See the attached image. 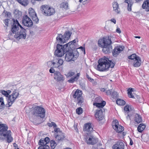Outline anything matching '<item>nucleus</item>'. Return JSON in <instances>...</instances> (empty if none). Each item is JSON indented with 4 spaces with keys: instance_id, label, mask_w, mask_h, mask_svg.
Wrapping results in <instances>:
<instances>
[{
    "instance_id": "1",
    "label": "nucleus",
    "mask_w": 149,
    "mask_h": 149,
    "mask_svg": "<svg viewBox=\"0 0 149 149\" xmlns=\"http://www.w3.org/2000/svg\"><path fill=\"white\" fill-rule=\"evenodd\" d=\"M8 129L6 125L0 122V141L6 140L8 143H10L13 141L11 132L10 130H8Z\"/></svg>"
},
{
    "instance_id": "2",
    "label": "nucleus",
    "mask_w": 149,
    "mask_h": 149,
    "mask_svg": "<svg viewBox=\"0 0 149 149\" xmlns=\"http://www.w3.org/2000/svg\"><path fill=\"white\" fill-rule=\"evenodd\" d=\"M97 69L100 71H104L107 70L110 67L113 68L114 64L111 61L105 57L100 59L98 61Z\"/></svg>"
},
{
    "instance_id": "3",
    "label": "nucleus",
    "mask_w": 149,
    "mask_h": 149,
    "mask_svg": "<svg viewBox=\"0 0 149 149\" xmlns=\"http://www.w3.org/2000/svg\"><path fill=\"white\" fill-rule=\"evenodd\" d=\"M0 92L4 96L8 97L7 100L9 107L11 106L19 95L18 91L16 90H15L10 95H9V94L11 92V91L10 90H8L6 91L3 90H1Z\"/></svg>"
},
{
    "instance_id": "4",
    "label": "nucleus",
    "mask_w": 149,
    "mask_h": 149,
    "mask_svg": "<svg viewBox=\"0 0 149 149\" xmlns=\"http://www.w3.org/2000/svg\"><path fill=\"white\" fill-rule=\"evenodd\" d=\"M72 33L68 31H66L63 35L61 34H58L56 38L57 42L61 44L67 42L70 38Z\"/></svg>"
},
{
    "instance_id": "5",
    "label": "nucleus",
    "mask_w": 149,
    "mask_h": 149,
    "mask_svg": "<svg viewBox=\"0 0 149 149\" xmlns=\"http://www.w3.org/2000/svg\"><path fill=\"white\" fill-rule=\"evenodd\" d=\"M41 9L42 14L46 16H50L53 15L55 12V9L47 5H42Z\"/></svg>"
},
{
    "instance_id": "6",
    "label": "nucleus",
    "mask_w": 149,
    "mask_h": 149,
    "mask_svg": "<svg viewBox=\"0 0 149 149\" xmlns=\"http://www.w3.org/2000/svg\"><path fill=\"white\" fill-rule=\"evenodd\" d=\"M33 115L36 116H39L43 118L45 116V111L44 109L40 106H37L34 109Z\"/></svg>"
},
{
    "instance_id": "7",
    "label": "nucleus",
    "mask_w": 149,
    "mask_h": 149,
    "mask_svg": "<svg viewBox=\"0 0 149 149\" xmlns=\"http://www.w3.org/2000/svg\"><path fill=\"white\" fill-rule=\"evenodd\" d=\"M73 97L77 100V103L81 105L83 102V99L82 96V92L79 90H77L74 92H72Z\"/></svg>"
},
{
    "instance_id": "8",
    "label": "nucleus",
    "mask_w": 149,
    "mask_h": 149,
    "mask_svg": "<svg viewBox=\"0 0 149 149\" xmlns=\"http://www.w3.org/2000/svg\"><path fill=\"white\" fill-rule=\"evenodd\" d=\"M27 30L23 28H21L20 31L14 35V37L17 40L20 39H25L26 36Z\"/></svg>"
},
{
    "instance_id": "9",
    "label": "nucleus",
    "mask_w": 149,
    "mask_h": 149,
    "mask_svg": "<svg viewBox=\"0 0 149 149\" xmlns=\"http://www.w3.org/2000/svg\"><path fill=\"white\" fill-rule=\"evenodd\" d=\"M107 40V39H104V37L100 39L98 41V44L99 46L103 48L102 51L105 54H109L107 49V46L105 41Z\"/></svg>"
},
{
    "instance_id": "10",
    "label": "nucleus",
    "mask_w": 149,
    "mask_h": 149,
    "mask_svg": "<svg viewBox=\"0 0 149 149\" xmlns=\"http://www.w3.org/2000/svg\"><path fill=\"white\" fill-rule=\"evenodd\" d=\"M64 52H65L63 49V46L58 44L56 46V49L54 52V54L58 57H62L64 54Z\"/></svg>"
},
{
    "instance_id": "11",
    "label": "nucleus",
    "mask_w": 149,
    "mask_h": 149,
    "mask_svg": "<svg viewBox=\"0 0 149 149\" xmlns=\"http://www.w3.org/2000/svg\"><path fill=\"white\" fill-rule=\"evenodd\" d=\"M113 129L118 132H121L124 130V128L123 126L118 125V121L116 120L113 121Z\"/></svg>"
},
{
    "instance_id": "12",
    "label": "nucleus",
    "mask_w": 149,
    "mask_h": 149,
    "mask_svg": "<svg viewBox=\"0 0 149 149\" xmlns=\"http://www.w3.org/2000/svg\"><path fill=\"white\" fill-rule=\"evenodd\" d=\"M65 53V59L66 61H74L76 59V57H74L72 50H70L68 52H66Z\"/></svg>"
},
{
    "instance_id": "13",
    "label": "nucleus",
    "mask_w": 149,
    "mask_h": 149,
    "mask_svg": "<svg viewBox=\"0 0 149 149\" xmlns=\"http://www.w3.org/2000/svg\"><path fill=\"white\" fill-rule=\"evenodd\" d=\"M85 140L88 144L94 145L97 142V139H95L93 136L88 135L84 138Z\"/></svg>"
},
{
    "instance_id": "14",
    "label": "nucleus",
    "mask_w": 149,
    "mask_h": 149,
    "mask_svg": "<svg viewBox=\"0 0 149 149\" xmlns=\"http://www.w3.org/2000/svg\"><path fill=\"white\" fill-rule=\"evenodd\" d=\"M22 23L24 25L28 27H31L33 25L32 21L27 15L23 17L22 19Z\"/></svg>"
},
{
    "instance_id": "15",
    "label": "nucleus",
    "mask_w": 149,
    "mask_h": 149,
    "mask_svg": "<svg viewBox=\"0 0 149 149\" xmlns=\"http://www.w3.org/2000/svg\"><path fill=\"white\" fill-rule=\"evenodd\" d=\"M13 23L12 25V31L13 33H15L19 29V27L20 29L21 28H22V26L19 24L17 20H13Z\"/></svg>"
},
{
    "instance_id": "16",
    "label": "nucleus",
    "mask_w": 149,
    "mask_h": 149,
    "mask_svg": "<svg viewBox=\"0 0 149 149\" xmlns=\"http://www.w3.org/2000/svg\"><path fill=\"white\" fill-rule=\"evenodd\" d=\"M29 16L32 18L33 20L36 23L38 21V19L37 15L35 12L34 10L32 8H30L29 9Z\"/></svg>"
},
{
    "instance_id": "17",
    "label": "nucleus",
    "mask_w": 149,
    "mask_h": 149,
    "mask_svg": "<svg viewBox=\"0 0 149 149\" xmlns=\"http://www.w3.org/2000/svg\"><path fill=\"white\" fill-rule=\"evenodd\" d=\"M111 38L112 37L111 36L104 37V39L107 40L105 42L107 47V51H108L109 53L112 51V46L111 45V44H112Z\"/></svg>"
},
{
    "instance_id": "18",
    "label": "nucleus",
    "mask_w": 149,
    "mask_h": 149,
    "mask_svg": "<svg viewBox=\"0 0 149 149\" xmlns=\"http://www.w3.org/2000/svg\"><path fill=\"white\" fill-rule=\"evenodd\" d=\"M112 6L113 8V11L115 14L118 15L121 13L120 8L117 2H113L112 3Z\"/></svg>"
},
{
    "instance_id": "19",
    "label": "nucleus",
    "mask_w": 149,
    "mask_h": 149,
    "mask_svg": "<svg viewBox=\"0 0 149 149\" xmlns=\"http://www.w3.org/2000/svg\"><path fill=\"white\" fill-rule=\"evenodd\" d=\"M54 78L57 81H62L65 79L64 76L58 71H56L54 73Z\"/></svg>"
},
{
    "instance_id": "20",
    "label": "nucleus",
    "mask_w": 149,
    "mask_h": 149,
    "mask_svg": "<svg viewBox=\"0 0 149 149\" xmlns=\"http://www.w3.org/2000/svg\"><path fill=\"white\" fill-rule=\"evenodd\" d=\"M124 48L123 46H118L116 47L113 51V54L114 56H116L121 52Z\"/></svg>"
},
{
    "instance_id": "21",
    "label": "nucleus",
    "mask_w": 149,
    "mask_h": 149,
    "mask_svg": "<svg viewBox=\"0 0 149 149\" xmlns=\"http://www.w3.org/2000/svg\"><path fill=\"white\" fill-rule=\"evenodd\" d=\"M95 116L96 119L99 121L103 119L104 117L102 109L97 110Z\"/></svg>"
},
{
    "instance_id": "22",
    "label": "nucleus",
    "mask_w": 149,
    "mask_h": 149,
    "mask_svg": "<svg viewBox=\"0 0 149 149\" xmlns=\"http://www.w3.org/2000/svg\"><path fill=\"white\" fill-rule=\"evenodd\" d=\"M49 138L48 137H46L44 139H40L39 141L38 144L40 146H49L47 144H49Z\"/></svg>"
},
{
    "instance_id": "23",
    "label": "nucleus",
    "mask_w": 149,
    "mask_h": 149,
    "mask_svg": "<svg viewBox=\"0 0 149 149\" xmlns=\"http://www.w3.org/2000/svg\"><path fill=\"white\" fill-rule=\"evenodd\" d=\"M125 145L121 141H118L112 146L113 149H124Z\"/></svg>"
},
{
    "instance_id": "24",
    "label": "nucleus",
    "mask_w": 149,
    "mask_h": 149,
    "mask_svg": "<svg viewBox=\"0 0 149 149\" xmlns=\"http://www.w3.org/2000/svg\"><path fill=\"white\" fill-rule=\"evenodd\" d=\"M55 138L58 141H62L65 138V135L64 134L61 132H59L58 134L55 135Z\"/></svg>"
},
{
    "instance_id": "25",
    "label": "nucleus",
    "mask_w": 149,
    "mask_h": 149,
    "mask_svg": "<svg viewBox=\"0 0 149 149\" xmlns=\"http://www.w3.org/2000/svg\"><path fill=\"white\" fill-rule=\"evenodd\" d=\"M54 62V68H58L61 66L63 64V60L59 59L53 61Z\"/></svg>"
},
{
    "instance_id": "26",
    "label": "nucleus",
    "mask_w": 149,
    "mask_h": 149,
    "mask_svg": "<svg viewBox=\"0 0 149 149\" xmlns=\"http://www.w3.org/2000/svg\"><path fill=\"white\" fill-rule=\"evenodd\" d=\"M142 8L147 12L149 11V0H145L142 5Z\"/></svg>"
},
{
    "instance_id": "27",
    "label": "nucleus",
    "mask_w": 149,
    "mask_h": 149,
    "mask_svg": "<svg viewBox=\"0 0 149 149\" xmlns=\"http://www.w3.org/2000/svg\"><path fill=\"white\" fill-rule=\"evenodd\" d=\"M60 7L63 10H66L69 9L68 4L66 1L61 3L60 4Z\"/></svg>"
},
{
    "instance_id": "28",
    "label": "nucleus",
    "mask_w": 149,
    "mask_h": 149,
    "mask_svg": "<svg viewBox=\"0 0 149 149\" xmlns=\"http://www.w3.org/2000/svg\"><path fill=\"white\" fill-rule=\"evenodd\" d=\"M141 63V59L139 57H138L137 58L135 59V60L133 61V66L135 67L139 66Z\"/></svg>"
},
{
    "instance_id": "29",
    "label": "nucleus",
    "mask_w": 149,
    "mask_h": 149,
    "mask_svg": "<svg viewBox=\"0 0 149 149\" xmlns=\"http://www.w3.org/2000/svg\"><path fill=\"white\" fill-rule=\"evenodd\" d=\"M106 102L104 101H102L101 102H95L93 104L94 106L99 108H102L105 105Z\"/></svg>"
},
{
    "instance_id": "30",
    "label": "nucleus",
    "mask_w": 149,
    "mask_h": 149,
    "mask_svg": "<svg viewBox=\"0 0 149 149\" xmlns=\"http://www.w3.org/2000/svg\"><path fill=\"white\" fill-rule=\"evenodd\" d=\"M124 2L127 4V9L128 11H130L132 10V6L133 4L132 0H125Z\"/></svg>"
},
{
    "instance_id": "31",
    "label": "nucleus",
    "mask_w": 149,
    "mask_h": 149,
    "mask_svg": "<svg viewBox=\"0 0 149 149\" xmlns=\"http://www.w3.org/2000/svg\"><path fill=\"white\" fill-rule=\"evenodd\" d=\"M93 130V128L91 126V124L90 123H87L85 125V127L84 130L85 131L89 132Z\"/></svg>"
},
{
    "instance_id": "32",
    "label": "nucleus",
    "mask_w": 149,
    "mask_h": 149,
    "mask_svg": "<svg viewBox=\"0 0 149 149\" xmlns=\"http://www.w3.org/2000/svg\"><path fill=\"white\" fill-rule=\"evenodd\" d=\"M134 120L137 123H139L142 121V118L141 116L138 114H136L135 116Z\"/></svg>"
},
{
    "instance_id": "33",
    "label": "nucleus",
    "mask_w": 149,
    "mask_h": 149,
    "mask_svg": "<svg viewBox=\"0 0 149 149\" xmlns=\"http://www.w3.org/2000/svg\"><path fill=\"white\" fill-rule=\"evenodd\" d=\"M80 75V73H77V75L73 78H72L68 81L70 83H72L75 81H77Z\"/></svg>"
},
{
    "instance_id": "34",
    "label": "nucleus",
    "mask_w": 149,
    "mask_h": 149,
    "mask_svg": "<svg viewBox=\"0 0 149 149\" xmlns=\"http://www.w3.org/2000/svg\"><path fill=\"white\" fill-rule=\"evenodd\" d=\"M146 127V125L144 124H141L139 125L137 128L138 131L140 132H142Z\"/></svg>"
},
{
    "instance_id": "35",
    "label": "nucleus",
    "mask_w": 149,
    "mask_h": 149,
    "mask_svg": "<svg viewBox=\"0 0 149 149\" xmlns=\"http://www.w3.org/2000/svg\"><path fill=\"white\" fill-rule=\"evenodd\" d=\"M116 103L119 105H123L125 104V101L120 99H118L116 101Z\"/></svg>"
},
{
    "instance_id": "36",
    "label": "nucleus",
    "mask_w": 149,
    "mask_h": 149,
    "mask_svg": "<svg viewBox=\"0 0 149 149\" xmlns=\"http://www.w3.org/2000/svg\"><path fill=\"white\" fill-rule=\"evenodd\" d=\"M133 88H129L127 90L128 95L129 97L130 98H134V96L132 93V92L133 91Z\"/></svg>"
},
{
    "instance_id": "37",
    "label": "nucleus",
    "mask_w": 149,
    "mask_h": 149,
    "mask_svg": "<svg viewBox=\"0 0 149 149\" xmlns=\"http://www.w3.org/2000/svg\"><path fill=\"white\" fill-rule=\"evenodd\" d=\"M20 4L24 6H26L28 3V0H17Z\"/></svg>"
},
{
    "instance_id": "38",
    "label": "nucleus",
    "mask_w": 149,
    "mask_h": 149,
    "mask_svg": "<svg viewBox=\"0 0 149 149\" xmlns=\"http://www.w3.org/2000/svg\"><path fill=\"white\" fill-rule=\"evenodd\" d=\"M75 74V72L70 70V71L66 74H65V75L67 77H69L73 76Z\"/></svg>"
},
{
    "instance_id": "39",
    "label": "nucleus",
    "mask_w": 149,
    "mask_h": 149,
    "mask_svg": "<svg viewBox=\"0 0 149 149\" xmlns=\"http://www.w3.org/2000/svg\"><path fill=\"white\" fill-rule=\"evenodd\" d=\"M4 106L3 99V97L0 98V109H2Z\"/></svg>"
},
{
    "instance_id": "40",
    "label": "nucleus",
    "mask_w": 149,
    "mask_h": 149,
    "mask_svg": "<svg viewBox=\"0 0 149 149\" xmlns=\"http://www.w3.org/2000/svg\"><path fill=\"white\" fill-rule=\"evenodd\" d=\"M138 57H139L138 56H137L135 54H133L130 56H128V58L133 60H135V59L137 58Z\"/></svg>"
},
{
    "instance_id": "41",
    "label": "nucleus",
    "mask_w": 149,
    "mask_h": 149,
    "mask_svg": "<svg viewBox=\"0 0 149 149\" xmlns=\"http://www.w3.org/2000/svg\"><path fill=\"white\" fill-rule=\"evenodd\" d=\"M50 143L51 149H54L56 145V143L54 141L52 140L50 142Z\"/></svg>"
},
{
    "instance_id": "42",
    "label": "nucleus",
    "mask_w": 149,
    "mask_h": 149,
    "mask_svg": "<svg viewBox=\"0 0 149 149\" xmlns=\"http://www.w3.org/2000/svg\"><path fill=\"white\" fill-rule=\"evenodd\" d=\"M63 49L64 50V51L65 52H66L69 51L68 50L69 49L70 47L68 45L67 43L65 44L64 45H63Z\"/></svg>"
},
{
    "instance_id": "43",
    "label": "nucleus",
    "mask_w": 149,
    "mask_h": 149,
    "mask_svg": "<svg viewBox=\"0 0 149 149\" xmlns=\"http://www.w3.org/2000/svg\"><path fill=\"white\" fill-rule=\"evenodd\" d=\"M125 111L127 112V113L130 111L131 110V107L129 105L126 106L124 108Z\"/></svg>"
},
{
    "instance_id": "44",
    "label": "nucleus",
    "mask_w": 149,
    "mask_h": 149,
    "mask_svg": "<svg viewBox=\"0 0 149 149\" xmlns=\"http://www.w3.org/2000/svg\"><path fill=\"white\" fill-rule=\"evenodd\" d=\"M54 61H49L47 62V66L49 67L54 68Z\"/></svg>"
},
{
    "instance_id": "45",
    "label": "nucleus",
    "mask_w": 149,
    "mask_h": 149,
    "mask_svg": "<svg viewBox=\"0 0 149 149\" xmlns=\"http://www.w3.org/2000/svg\"><path fill=\"white\" fill-rule=\"evenodd\" d=\"M82 109L80 107L77 109L76 110V113L79 115L81 114L82 113Z\"/></svg>"
},
{
    "instance_id": "46",
    "label": "nucleus",
    "mask_w": 149,
    "mask_h": 149,
    "mask_svg": "<svg viewBox=\"0 0 149 149\" xmlns=\"http://www.w3.org/2000/svg\"><path fill=\"white\" fill-rule=\"evenodd\" d=\"M118 96L117 92L114 91L111 94V97L113 98H116Z\"/></svg>"
},
{
    "instance_id": "47",
    "label": "nucleus",
    "mask_w": 149,
    "mask_h": 149,
    "mask_svg": "<svg viewBox=\"0 0 149 149\" xmlns=\"http://www.w3.org/2000/svg\"><path fill=\"white\" fill-rule=\"evenodd\" d=\"M48 125L49 127H56V124L54 122H52L51 123H48Z\"/></svg>"
},
{
    "instance_id": "48",
    "label": "nucleus",
    "mask_w": 149,
    "mask_h": 149,
    "mask_svg": "<svg viewBox=\"0 0 149 149\" xmlns=\"http://www.w3.org/2000/svg\"><path fill=\"white\" fill-rule=\"evenodd\" d=\"M49 146H40L39 147L38 149H49Z\"/></svg>"
},
{
    "instance_id": "49",
    "label": "nucleus",
    "mask_w": 149,
    "mask_h": 149,
    "mask_svg": "<svg viewBox=\"0 0 149 149\" xmlns=\"http://www.w3.org/2000/svg\"><path fill=\"white\" fill-rule=\"evenodd\" d=\"M95 102H101L102 101V98L100 97H96L95 98Z\"/></svg>"
},
{
    "instance_id": "50",
    "label": "nucleus",
    "mask_w": 149,
    "mask_h": 149,
    "mask_svg": "<svg viewBox=\"0 0 149 149\" xmlns=\"http://www.w3.org/2000/svg\"><path fill=\"white\" fill-rule=\"evenodd\" d=\"M86 77L88 79V81L92 83L94 82V79L90 77L87 74L86 75Z\"/></svg>"
},
{
    "instance_id": "51",
    "label": "nucleus",
    "mask_w": 149,
    "mask_h": 149,
    "mask_svg": "<svg viewBox=\"0 0 149 149\" xmlns=\"http://www.w3.org/2000/svg\"><path fill=\"white\" fill-rule=\"evenodd\" d=\"M91 0H86L82 2V4L84 5H86L88 4L90 2Z\"/></svg>"
},
{
    "instance_id": "52",
    "label": "nucleus",
    "mask_w": 149,
    "mask_h": 149,
    "mask_svg": "<svg viewBox=\"0 0 149 149\" xmlns=\"http://www.w3.org/2000/svg\"><path fill=\"white\" fill-rule=\"evenodd\" d=\"M54 131L56 132V133L54 134V136H55V134H57L58 132L61 131H59V128H56V127H54Z\"/></svg>"
},
{
    "instance_id": "53",
    "label": "nucleus",
    "mask_w": 149,
    "mask_h": 149,
    "mask_svg": "<svg viewBox=\"0 0 149 149\" xmlns=\"http://www.w3.org/2000/svg\"><path fill=\"white\" fill-rule=\"evenodd\" d=\"M111 90H107L106 91V94L107 95H110L112 93Z\"/></svg>"
},
{
    "instance_id": "54",
    "label": "nucleus",
    "mask_w": 149,
    "mask_h": 149,
    "mask_svg": "<svg viewBox=\"0 0 149 149\" xmlns=\"http://www.w3.org/2000/svg\"><path fill=\"white\" fill-rule=\"evenodd\" d=\"M9 20V19H6L4 20V23L6 26H8V22Z\"/></svg>"
},
{
    "instance_id": "55",
    "label": "nucleus",
    "mask_w": 149,
    "mask_h": 149,
    "mask_svg": "<svg viewBox=\"0 0 149 149\" xmlns=\"http://www.w3.org/2000/svg\"><path fill=\"white\" fill-rule=\"evenodd\" d=\"M49 72L51 73H54L55 72L54 69L52 68L49 69Z\"/></svg>"
},
{
    "instance_id": "56",
    "label": "nucleus",
    "mask_w": 149,
    "mask_h": 149,
    "mask_svg": "<svg viewBox=\"0 0 149 149\" xmlns=\"http://www.w3.org/2000/svg\"><path fill=\"white\" fill-rule=\"evenodd\" d=\"M116 32L119 33H121V31L120 29L119 28L117 27V28L116 30Z\"/></svg>"
},
{
    "instance_id": "57",
    "label": "nucleus",
    "mask_w": 149,
    "mask_h": 149,
    "mask_svg": "<svg viewBox=\"0 0 149 149\" xmlns=\"http://www.w3.org/2000/svg\"><path fill=\"white\" fill-rule=\"evenodd\" d=\"M110 21L111 22H113V23H114V24H116V19H114V18L111 19L110 20Z\"/></svg>"
},
{
    "instance_id": "58",
    "label": "nucleus",
    "mask_w": 149,
    "mask_h": 149,
    "mask_svg": "<svg viewBox=\"0 0 149 149\" xmlns=\"http://www.w3.org/2000/svg\"><path fill=\"white\" fill-rule=\"evenodd\" d=\"M130 145H132L133 144V142L132 141V139L130 138Z\"/></svg>"
},
{
    "instance_id": "59",
    "label": "nucleus",
    "mask_w": 149,
    "mask_h": 149,
    "mask_svg": "<svg viewBox=\"0 0 149 149\" xmlns=\"http://www.w3.org/2000/svg\"><path fill=\"white\" fill-rule=\"evenodd\" d=\"M67 44H68V45L70 47V45H72V42L71 41L70 42H69Z\"/></svg>"
},
{
    "instance_id": "60",
    "label": "nucleus",
    "mask_w": 149,
    "mask_h": 149,
    "mask_svg": "<svg viewBox=\"0 0 149 149\" xmlns=\"http://www.w3.org/2000/svg\"><path fill=\"white\" fill-rule=\"evenodd\" d=\"M100 91L102 92H104L105 91V90L104 88H101L100 89Z\"/></svg>"
},
{
    "instance_id": "61",
    "label": "nucleus",
    "mask_w": 149,
    "mask_h": 149,
    "mask_svg": "<svg viewBox=\"0 0 149 149\" xmlns=\"http://www.w3.org/2000/svg\"><path fill=\"white\" fill-rule=\"evenodd\" d=\"M71 42L72 43V45H73L76 42V41L75 40H73L71 41Z\"/></svg>"
},
{
    "instance_id": "62",
    "label": "nucleus",
    "mask_w": 149,
    "mask_h": 149,
    "mask_svg": "<svg viewBox=\"0 0 149 149\" xmlns=\"http://www.w3.org/2000/svg\"><path fill=\"white\" fill-rule=\"evenodd\" d=\"M136 3H138L141 1L143 0H135Z\"/></svg>"
},
{
    "instance_id": "63",
    "label": "nucleus",
    "mask_w": 149,
    "mask_h": 149,
    "mask_svg": "<svg viewBox=\"0 0 149 149\" xmlns=\"http://www.w3.org/2000/svg\"><path fill=\"white\" fill-rule=\"evenodd\" d=\"M135 38H140L141 37L140 36H135Z\"/></svg>"
},
{
    "instance_id": "64",
    "label": "nucleus",
    "mask_w": 149,
    "mask_h": 149,
    "mask_svg": "<svg viewBox=\"0 0 149 149\" xmlns=\"http://www.w3.org/2000/svg\"><path fill=\"white\" fill-rule=\"evenodd\" d=\"M83 1V0H79V1L80 3H81Z\"/></svg>"
}]
</instances>
